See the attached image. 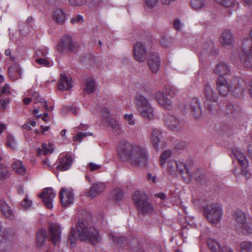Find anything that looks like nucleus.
<instances>
[{
    "label": "nucleus",
    "instance_id": "obj_1",
    "mask_svg": "<svg viewBox=\"0 0 252 252\" xmlns=\"http://www.w3.org/2000/svg\"><path fill=\"white\" fill-rule=\"evenodd\" d=\"M119 156L124 161H129L134 166H144L148 163V155L146 149L138 145L122 141L118 147Z\"/></svg>",
    "mask_w": 252,
    "mask_h": 252
},
{
    "label": "nucleus",
    "instance_id": "obj_2",
    "mask_svg": "<svg viewBox=\"0 0 252 252\" xmlns=\"http://www.w3.org/2000/svg\"><path fill=\"white\" fill-rule=\"evenodd\" d=\"M89 216L79 217L76 225L77 236L81 241L88 242L95 245L101 240L95 228L91 226L88 221Z\"/></svg>",
    "mask_w": 252,
    "mask_h": 252
},
{
    "label": "nucleus",
    "instance_id": "obj_3",
    "mask_svg": "<svg viewBox=\"0 0 252 252\" xmlns=\"http://www.w3.org/2000/svg\"><path fill=\"white\" fill-rule=\"evenodd\" d=\"M243 81H240L237 78L233 79V81L228 84L226 80L222 77H219L217 82V88L220 95L226 96L229 92H234L237 94H242L244 92L242 83Z\"/></svg>",
    "mask_w": 252,
    "mask_h": 252
},
{
    "label": "nucleus",
    "instance_id": "obj_4",
    "mask_svg": "<svg viewBox=\"0 0 252 252\" xmlns=\"http://www.w3.org/2000/svg\"><path fill=\"white\" fill-rule=\"evenodd\" d=\"M132 199L138 211L143 214L152 213L153 206L148 201V197L144 192L136 191L132 195Z\"/></svg>",
    "mask_w": 252,
    "mask_h": 252
},
{
    "label": "nucleus",
    "instance_id": "obj_5",
    "mask_svg": "<svg viewBox=\"0 0 252 252\" xmlns=\"http://www.w3.org/2000/svg\"><path fill=\"white\" fill-rule=\"evenodd\" d=\"M136 108L142 117L150 120L154 117V109L150 104L149 100L142 95L135 97Z\"/></svg>",
    "mask_w": 252,
    "mask_h": 252
},
{
    "label": "nucleus",
    "instance_id": "obj_6",
    "mask_svg": "<svg viewBox=\"0 0 252 252\" xmlns=\"http://www.w3.org/2000/svg\"><path fill=\"white\" fill-rule=\"evenodd\" d=\"M151 39L145 42H137L133 47V52L134 59L139 62H144L147 59L148 51L152 46Z\"/></svg>",
    "mask_w": 252,
    "mask_h": 252
},
{
    "label": "nucleus",
    "instance_id": "obj_7",
    "mask_svg": "<svg viewBox=\"0 0 252 252\" xmlns=\"http://www.w3.org/2000/svg\"><path fill=\"white\" fill-rule=\"evenodd\" d=\"M204 216L212 223H217L221 218V209L217 203L208 204L203 208Z\"/></svg>",
    "mask_w": 252,
    "mask_h": 252
},
{
    "label": "nucleus",
    "instance_id": "obj_8",
    "mask_svg": "<svg viewBox=\"0 0 252 252\" xmlns=\"http://www.w3.org/2000/svg\"><path fill=\"white\" fill-rule=\"evenodd\" d=\"M79 48V44L76 41H74L72 37L68 34L64 35L61 39L57 46L58 52L63 53L65 51L71 53H76Z\"/></svg>",
    "mask_w": 252,
    "mask_h": 252
},
{
    "label": "nucleus",
    "instance_id": "obj_9",
    "mask_svg": "<svg viewBox=\"0 0 252 252\" xmlns=\"http://www.w3.org/2000/svg\"><path fill=\"white\" fill-rule=\"evenodd\" d=\"M243 58H241L244 66L252 71V40L245 39L242 44Z\"/></svg>",
    "mask_w": 252,
    "mask_h": 252
},
{
    "label": "nucleus",
    "instance_id": "obj_10",
    "mask_svg": "<svg viewBox=\"0 0 252 252\" xmlns=\"http://www.w3.org/2000/svg\"><path fill=\"white\" fill-rule=\"evenodd\" d=\"M150 139L153 147L156 150L164 147L162 133L159 129L155 128L153 130Z\"/></svg>",
    "mask_w": 252,
    "mask_h": 252
},
{
    "label": "nucleus",
    "instance_id": "obj_11",
    "mask_svg": "<svg viewBox=\"0 0 252 252\" xmlns=\"http://www.w3.org/2000/svg\"><path fill=\"white\" fill-rule=\"evenodd\" d=\"M39 197L42 198L43 201L49 209L53 208V201L55 197V194L53 192V189L50 188L44 189L42 192L38 195Z\"/></svg>",
    "mask_w": 252,
    "mask_h": 252
},
{
    "label": "nucleus",
    "instance_id": "obj_12",
    "mask_svg": "<svg viewBox=\"0 0 252 252\" xmlns=\"http://www.w3.org/2000/svg\"><path fill=\"white\" fill-rule=\"evenodd\" d=\"M148 64L152 72L156 73L158 71L160 65V62L157 53H150L148 59Z\"/></svg>",
    "mask_w": 252,
    "mask_h": 252
},
{
    "label": "nucleus",
    "instance_id": "obj_13",
    "mask_svg": "<svg viewBox=\"0 0 252 252\" xmlns=\"http://www.w3.org/2000/svg\"><path fill=\"white\" fill-rule=\"evenodd\" d=\"M60 198L62 206L65 207L72 203L73 194L67 189L62 188L60 191Z\"/></svg>",
    "mask_w": 252,
    "mask_h": 252
},
{
    "label": "nucleus",
    "instance_id": "obj_14",
    "mask_svg": "<svg viewBox=\"0 0 252 252\" xmlns=\"http://www.w3.org/2000/svg\"><path fill=\"white\" fill-rule=\"evenodd\" d=\"M176 170H178L184 180V181L189 184L191 179L192 175L189 172V167L182 162H177Z\"/></svg>",
    "mask_w": 252,
    "mask_h": 252
},
{
    "label": "nucleus",
    "instance_id": "obj_15",
    "mask_svg": "<svg viewBox=\"0 0 252 252\" xmlns=\"http://www.w3.org/2000/svg\"><path fill=\"white\" fill-rule=\"evenodd\" d=\"M165 123L170 129L179 131L182 128V124L175 116L168 115L166 117Z\"/></svg>",
    "mask_w": 252,
    "mask_h": 252
},
{
    "label": "nucleus",
    "instance_id": "obj_16",
    "mask_svg": "<svg viewBox=\"0 0 252 252\" xmlns=\"http://www.w3.org/2000/svg\"><path fill=\"white\" fill-rule=\"evenodd\" d=\"M49 231L50 235V240L55 244L60 239L61 234L60 227L57 224L52 223L49 225Z\"/></svg>",
    "mask_w": 252,
    "mask_h": 252
},
{
    "label": "nucleus",
    "instance_id": "obj_17",
    "mask_svg": "<svg viewBox=\"0 0 252 252\" xmlns=\"http://www.w3.org/2000/svg\"><path fill=\"white\" fill-rule=\"evenodd\" d=\"M156 98L160 106L168 110L172 109L171 101L166 97L163 93L161 91H158L156 94Z\"/></svg>",
    "mask_w": 252,
    "mask_h": 252
},
{
    "label": "nucleus",
    "instance_id": "obj_18",
    "mask_svg": "<svg viewBox=\"0 0 252 252\" xmlns=\"http://www.w3.org/2000/svg\"><path fill=\"white\" fill-rule=\"evenodd\" d=\"M203 93L208 101L213 102L217 101L219 97L218 95L214 92L212 87L209 84H206L204 85Z\"/></svg>",
    "mask_w": 252,
    "mask_h": 252
},
{
    "label": "nucleus",
    "instance_id": "obj_19",
    "mask_svg": "<svg viewBox=\"0 0 252 252\" xmlns=\"http://www.w3.org/2000/svg\"><path fill=\"white\" fill-rule=\"evenodd\" d=\"M231 71V67L227 63L220 62L216 65L214 69V72L220 77L229 74Z\"/></svg>",
    "mask_w": 252,
    "mask_h": 252
},
{
    "label": "nucleus",
    "instance_id": "obj_20",
    "mask_svg": "<svg viewBox=\"0 0 252 252\" xmlns=\"http://www.w3.org/2000/svg\"><path fill=\"white\" fill-rule=\"evenodd\" d=\"M60 164L57 166L59 170L65 171L68 170L71 166L73 159L70 155L66 154L64 157L59 158Z\"/></svg>",
    "mask_w": 252,
    "mask_h": 252
},
{
    "label": "nucleus",
    "instance_id": "obj_21",
    "mask_svg": "<svg viewBox=\"0 0 252 252\" xmlns=\"http://www.w3.org/2000/svg\"><path fill=\"white\" fill-rule=\"evenodd\" d=\"M127 246L135 252H145L138 238L130 237L128 238Z\"/></svg>",
    "mask_w": 252,
    "mask_h": 252
},
{
    "label": "nucleus",
    "instance_id": "obj_22",
    "mask_svg": "<svg viewBox=\"0 0 252 252\" xmlns=\"http://www.w3.org/2000/svg\"><path fill=\"white\" fill-rule=\"evenodd\" d=\"M190 109L193 116L195 119H199L201 115L200 104L196 98H192L190 102Z\"/></svg>",
    "mask_w": 252,
    "mask_h": 252
},
{
    "label": "nucleus",
    "instance_id": "obj_23",
    "mask_svg": "<svg viewBox=\"0 0 252 252\" xmlns=\"http://www.w3.org/2000/svg\"><path fill=\"white\" fill-rule=\"evenodd\" d=\"M58 85L59 90L67 91L72 87V82L71 80L67 78L65 74H61Z\"/></svg>",
    "mask_w": 252,
    "mask_h": 252
},
{
    "label": "nucleus",
    "instance_id": "obj_24",
    "mask_svg": "<svg viewBox=\"0 0 252 252\" xmlns=\"http://www.w3.org/2000/svg\"><path fill=\"white\" fill-rule=\"evenodd\" d=\"M220 43L222 45H229L234 43V39L232 34L229 30H225L222 33L220 38Z\"/></svg>",
    "mask_w": 252,
    "mask_h": 252
},
{
    "label": "nucleus",
    "instance_id": "obj_25",
    "mask_svg": "<svg viewBox=\"0 0 252 252\" xmlns=\"http://www.w3.org/2000/svg\"><path fill=\"white\" fill-rule=\"evenodd\" d=\"M104 185L101 183L94 184L88 191L87 196L92 197L96 196L104 190Z\"/></svg>",
    "mask_w": 252,
    "mask_h": 252
},
{
    "label": "nucleus",
    "instance_id": "obj_26",
    "mask_svg": "<svg viewBox=\"0 0 252 252\" xmlns=\"http://www.w3.org/2000/svg\"><path fill=\"white\" fill-rule=\"evenodd\" d=\"M8 73L9 77L15 80L21 76V70L20 66L17 63H14L11 67L8 68Z\"/></svg>",
    "mask_w": 252,
    "mask_h": 252
},
{
    "label": "nucleus",
    "instance_id": "obj_27",
    "mask_svg": "<svg viewBox=\"0 0 252 252\" xmlns=\"http://www.w3.org/2000/svg\"><path fill=\"white\" fill-rule=\"evenodd\" d=\"M52 18L56 23L60 25H63L65 21L66 15L62 9H59L54 12Z\"/></svg>",
    "mask_w": 252,
    "mask_h": 252
},
{
    "label": "nucleus",
    "instance_id": "obj_28",
    "mask_svg": "<svg viewBox=\"0 0 252 252\" xmlns=\"http://www.w3.org/2000/svg\"><path fill=\"white\" fill-rule=\"evenodd\" d=\"M96 88L95 81L92 78H88L86 79L85 82V87L84 89V92L87 94H91L95 92Z\"/></svg>",
    "mask_w": 252,
    "mask_h": 252
},
{
    "label": "nucleus",
    "instance_id": "obj_29",
    "mask_svg": "<svg viewBox=\"0 0 252 252\" xmlns=\"http://www.w3.org/2000/svg\"><path fill=\"white\" fill-rule=\"evenodd\" d=\"M207 245L209 249L212 252H221L222 246L215 239L209 238L207 240Z\"/></svg>",
    "mask_w": 252,
    "mask_h": 252
},
{
    "label": "nucleus",
    "instance_id": "obj_30",
    "mask_svg": "<svg viewBox=\"0 0 252 252\" xmlns=\"http://www.w3.org/2000/svg\"><path fill=\"white\" fill-rule=\"evenodd\" d=\"M110 239L112 240L117 247H122L127 245V240L126 237H116L113 234H109Z\"/></svg>",
    "mask_w": 252,
    "mask_h": 252
},
{
    "label": "nucleus",
    "instance_id": "obj_31",
    "mask_svg": "<svg viewBox=\"0 0 252 252\" xmlns=\"http://www.w3.org/2000/svg\"><path fill=\"white\" fill-rule=\"evenodd\" d=\"M233 217L238 223L242 225L246 222V215L240 210H236L233 215Z\"/></svg>",
    "mask_w": 252,
    "mask_h": 252
},
{
    "label": "nucleus",
    "instance_id": "obj_32",
    "mask_svg": "<svg viewBox=\"0 0 252 252\" xmlns=\"http://www.w3.org/2000/svg\"><path fill=\"white\" fill-rule=\"evenodd\" d=\"M0 207L2 213L5 217L10 219L13 218L14 214L12 210L2 199L0 201Z\"/></svg>",
    "mask_w": 252,
    "mask_h": 252
},
{
    "label": "nucleus",
    "instance_id": "obj_33",
    "mask_svg": "<svg viewBox=\"0 0 252 252\" xmlns=\"http://www.w3.org/2000/svg\"><path fill=\"white\" fill-rule=\"evenodd\" d=\"M46 231L44 229H40L37 232L36 241L38 247H41L46 242Z\"/></svg>",
    "mask_w": 252,
    "mask_h": 252
},
{
    "label": "nucleus",
    "instance_id": "obj_34",
    "mask_svg": "<svg viewBox=\"0 0 252 252\" xmlns=\"http://www.w3.org/2000/svg\"><path fill=\"white\" fill-rule=\"evenodd\" d=\"M234 155L237 159L238 162L243 167H246L248 165V160L245 156L241 152L236 151Z\"/></svg>",
    "mask_w": 252,
    "mask_h": 252
},
{
    "label": "nucleus",
    "instance_id": "obj_35",
    "mask_svg": "<svg viewBox=\"0 0 252 252\" xmlns=\"http://www.w3.org/2000/svg\"><path fill=\"white\" fill-rule=\"evenodd\" d=\"M13 169L18 174L23 175L25 174L26 169L21 161H15L12 165Z\"/></svg>",
    "mask_w": 252,
    "mask_h": 252
},
{
    "label": "nucleus",
    "instance_id": "obj_36",
    "mask_svg": "<svg viewBox=\"0 0 252 252\" xmlns=\"http://www.w3.org/2000/svg\"><path fill=\"white\" fill-rule=\"evenodd\" d=\"M195 180L201 185H205L208 182V179L203 174L199 172V170L196 171L194 173Z\"/></svg>",
    "mask_w": 252,
    "mask_h": 252
},
{
    "label": "nucleus",
    "instance_id": "obj_37",
    "mask_svg": "<svg viewBox=\"0 0 252 252\" xmlns=\"http://www.w3.org/2000/svg\"><path fill=\"white\" fill-rule=\"evenodd\" d=\"M42 149H39L38 150L37 155H40L43 154L44 155H46L49 153L51 154L53 152L51 144H49L47 145L46 144L43 143L42 144Z\"/></svg>",
    "mask_w": 252,
    "mask_h": 252
},
{
    "label": "nucleus",
    "instance_id": "obj_38",
    "mask_svg": "<svg viewBox=\"0 0 252 252\" xmlns=\"http://www.w3.org/2000/svg\"><path fill=\"white\" fill-rule=\"evenodd\" d=\"M190 5L194 9H199L206 6L205 0H191Z\"/></svg>",
    "mask_w": 252,
    "mask_h": 252
},
{
    "label": "nucleus",
    "instance_id": "obj_39",
    "mask_svg": "<svg viewBox=\"0 0 252 252\" xmlns=\"http://www.w3.org/2000/svg\"><path fill=\"white\" fill-rule=\"evenodd\" d=\"M225 111L227 114L232 115L233 117H236L239 113L238 109L232 104L227 105Z\"/></svg>",
    "mask_w": 252,
    "mask_h": 252
},
{
    "label": "nucleus",
    "instance_id": "obj_40",
    "mask_svg": "<svg viewBox=\"0 0 252 252\" xmlns=\"http://www.w3.org/2000/svg\"><path fill=\"white\" fill-rule=\"evenodd\" d=\"M240 252H252V242L243 241L241 243Z\"/></svg>",
    "mask_w": 252,
    "mask_h": 252
},
{
    "label": "nucleus",
    "instance_id": "obj_41",
    "mask_svg": "<svg viewBox=\"0 0 252 252\" xmlns=\"http://www.w3.org/2000/svg\"><path fill=\"white\" fill-rule=\"evenodd\" d=\"M242 232L245 234H252V221L246 222L242 225Z\"/></svg>",
    "mask_w": 252,
    "mask_h": 252
},
{
    "label": "nucleus",
    "instance_id": "obj_42",
    "mask_svg": "<svg viewBox=\"0 0 252 252\" xmlns=\"http://www.w3.org/2000/svg\"><path fill=\"white\" fill-rule=\"evenodd\" d=\"M8 168L0 162V180H4L8 176Z\"/></svg>",
    "mask_w": 252,
    "mask_h": 252
},
{
    "label": "nucleus",
    "instance_id": "obj_43",
    "mask_svg": "<svg viewBox=\"0 0 252 252\" xmlns=\"http://www.w3.org/2000/svg\"><path fill=\"white\" fill-rule=\"evenodd\" d=\"M171 155V152L170 151L167 150L163 152L160 157L159 163L161 166H163L164 165L166 160L169 158Z\"/></svg>",
    "mask_w": 252,
    "mask_h": 252
},
{
    "label": "nucleus",
    "instance_id": "obj_44",
    "mask_svg": "<svg viewBox=\"0 0 252 252\" xmlns=\"http://www.w3.org/2000/svg\"><path fill=\"white\" fill-rule=\"evenodd\" d=\"M159 43L163 48H168L172 44V39L170 37L164 36L160 39Z\"/></svg>",
    "mask_w": 252,
    "mask_h": 252
},
{
    "label": "nucleus",
    "instance_id": "obj_45",
    "mask_svg": "<svg viewBox=\"0 0 252 252\" xmlns=\"http://www.w3.org/2000/svg\"><path fill=\"white\" fill-rule=\"evenodd\" d=\"M177 166V162L174 160H171L168 162L167 163V170L168 171L172 173L176 171Z\"/></svg>",
    "mask_w": 252,
    "mask_h": 252
},
{
    "label": "nucleus",
    "instance_id": "obj_46",
    "mask_svg": "<svg viewBox=\"0 0 252 252\" xmlns=\"http://www.w3.org/2000/svg\"><path fill=\"white\" fill-rule=\"evenodd\" d=\"M87 0H68L69 4L72 6H80L84 5Z\"/></svg>",
    "mask_w": 252,
    "mask_h": 252
},
{
    "label": "nucleus",
    "instance_id": "obj_47",
    "mask_svg": "<svg viewBox=\"0 0 252 252\" xmlns=\"http://www.w3.org/2000/svg\"><path fill=\"white\" fill-rule=\"evenodd\" d=\"M101 0H89L88 3V6L90 8L95 9L101 3Z\"/></svg>",
    "mask_w": 252,
    "mask_h": 252
},
{
    "label": "nucleus",
    "instance_id": "obj_48",
    "mask_svg": "<svg viewBox=\"0 0 252 252\" xmlns=\"http://www.w3.org/2000/svg\"><path fill=\"white\" fill-rule=\"evenodd\" d=\"M69 241L71 245L74 244L76 242L77 236L76 235L75 229L74 227H71L70 231V235L69 236Z\"/></svg>",
    "mask_w": 252,
    "mask_h": 252
},
{
    "label": "nucleus",
    "instance_id": "obj_49",
    "mask_svg": "<svg viewBox=\"0 0 252 252\" xmlns=\"http://www.w3.org/2000/svg\"><path fill=\"white\" fill-rule=\"evenodd\" d=\"M7 145L8 147L13 149L16 147V141L12 136L8 135L7 136Z\"/></svg>",
    "mask_w": 252,
    "mask_h": 252
},
{
    "label": "nucleus",
    "instance_id": "obj_50",
    "mask_svg": "<svg viewBox=\"0 0 252 252\" xmlns=\"http://www.w3.org/2000/svg\"><path fill=\"white\" fill-rule=\"evenodd\" d=\"M113 194L114 198L116 201H120L123 196V192L120 189H118L115 190Z\"/></svg>",
    "mask_w": 252,
    "mask_h": 252
},
{
    "label": "nucleus",
    "instance_id": "obj_51",
    "mask_svg": "<svg viewBox=\"0 0 252 252\" xmlns=\"http://www.w3.org/2000/svg\"><path fill=\"white\" fill-rule=\"evenodd\" d=\"M88 132H79L76 136H74L73 138V141H81L82 139L89 135Z\"/></svg>",
    "mask_w": 252,
    "mask_h": 252
},
{
    "label": "nucleus",
    "instance_id": "obj_52",
    "mask_svg": "<svg viewBox=\"0 0 252 252\" xmlns=\"http://www.w3.org/2000/svg\"><path fill=\"white\" fill-rule=\"evenodd\" d=\"M10 87L8 84H5L4 86L0 90V96L3 94H7L10 93Z\"/></svg>",
    "mask_w": 252,
    "mask_h": 252
},
{
    "label": "nucleus",
    "instance_id": "obj_53",
    "mask_svg": "<svg viewBox=\"0 0 252 252\" xmlns=\"http://www.w3.org/2000/svg\"><path fill=\"white\" fill-rule=\"evenodd\" d=\"M32 96L34 100V103H38V102H43L44 101V99L41 98L38 93L35 92L34 93Z\"/></svg>",
    "mask_w": 252,
    "mask_h": 252
},
{
    "label": "nucleus",
    "instance_id": "obj_54",
    "mask_svg": "<svg viewBox=\"0 0 252 252\" xmlns=\"http://www.w3.org/2000/svg\"><path fill=\"white\" fill-rule=\"evenodd\" d=\"M83 21V18L81 15H77L75 17L71 19L70 23L74 24L76 23H82Z\"/></svg>",
    "mask_w": 252,
    "mask_h": 252
},
{
    "label": "nucleus",
    "instance_id": "obj_55",
    "mask_svg": "<svg viewBox=\"0 0 252 252\" xmlns=\"http://www.w3.org/2000/svg\"><path fill=\"white\" fill-rule=\"evenodd\" d=\"M36 62L41 65L47 66L49 64V61L46 59L39 58L36 60Z\"/></svg>",
    "mask_w": 252,
    "mask_h": 252
},
{
    "label": "nucleus",
    "instance_id": "obj_56",
    "mask_svg": "<svg viewBox=\"0 0 252 252\" xmlns=\"http://www.w3.org/2000/svg\"><path fill=\"white\" fill-rule=\"evenodd\" d=\"M32 201L29 200L27 198H25L24 201L22 202V206L25 209H28L31 206Z\"/></svg>",
    "mask_w": 252,
    "mask_h": 252
},
{
    "label": "nucleus",
    "instance_id": "obj_57",
    "mask_svg": "<svg viewBox=\"0 0 252 252\" xmlns=\"http://www.w3.org/2000/svg\"><path fill=\"white\" fill-rule=\"evenodd\" d=\"M125 117L128 123L130 125H133L134 124V121L133 119V115H125Z\"/></svg>",
    "mask_w": 252,
    "mask_h": 252
},
{
    "label": "nucleus",
    "instance_id": "obj_58",
    "mask_svg": "<svg viewBox=\"0 0 252 252\" xmlns=\"http://www.w3.org/2000/svg\"><path fill=\"white\" fill-rule=\"evenodd\" d=\"M9 102V100L8 99H7L6 100L0 99V103L1 105L0 109L3 111L6 108L7 104Z\"/></svg>",
    "mask_w": 252,
    "mask_h": 252
},
{
    "label": "nucleus",
    "instance_id": "obj_59",
    "mask_svg": "<svg viewBox=\"0 0 252 252\" xmlns=\"http://www.w3.org/2000/svg\"><path fill=\"white\" fill-rule=\"evenodd\" d=\"M88 166L90 168V170H91V171L96 170L100 168V165L94 164L92 162H90Z\"/></svg>",
    "mask_w": 252,
    "mask_h": 252
},
{
    "label": "nucleus",
    "instance_id": "obj_60",
    "mask_svg": "<svg viewBox=\"0 0 252 252\" xmlns=\"http://www.w3.org/2000/svg\"><path fill=\"white\" fill-rule=\"evenodd\" d=\"M108 123L111 128H113L118 124V122L114 119H110Z\"/></svg>",
    "mask_w": 252,
    "mask_h": 252
},
{
    "label": "nucleus",
    "instance_id": "obj_61",
    "mask_svg": "<svg viewBox=\"0 0 252 252\" xmlns=\"http://www.w3.org/2000/svg\"><path fill=\"white\" fill-rule=\"evenodd\" d=\"M156 176H153L151 173H148L147 178L149 181H151L153 183L156 182Z\"/></svg>",
    "mask_w": 252,
    "mask_h": 252
},
{
    "label": "nucleus",
    "instance_id": "obj_62",
    "mask_svg": "<svg viewBox=\"0 0 252 252\" xmlns=\"http://www.w3.org/2000/svg\"><path fill=\"white\" fill-rule=\"evenodd\" d=\"M174 27L175 29L178 31L180 30L181 29V23L179 20L177 19L175 20L174 22Z\"/></svg>",
    "mask_w": 252,
    "mask_h": 252
},
{
    "label": "nucleus",
    "instance_id": "obj_63",
    "mask_svg": "<svg viewBox=\"0 0 252 252\" xmlns=\"http://www.w3.org/2000/svg\"><path fill=\"white\" fill-rule=\"evenodd\" d=\"M113 130V132L114 134H115L116 135L117 134H119L121 132V128L120 127V126L119 125V124L116 125L115 126L113 127V128H112Z\"/></svg>",
    "mask_w": 252,
    "mask_h": 252
},
{
    "label": "nucleus",
    "instance_id": "obj_64",
    "mask_svg": "<svg viewBox=\"0 0 252 252\" xmlns=\"http://www.w3.org/2000/svg\"><path fill=\"white\" fill-rule=\"evenodd\" d=\"M221 252H233L232 250L227 246H222Z\"/></svg>",
    "mask_w": 252,
    "mask_h": 252
}]
</instances>
